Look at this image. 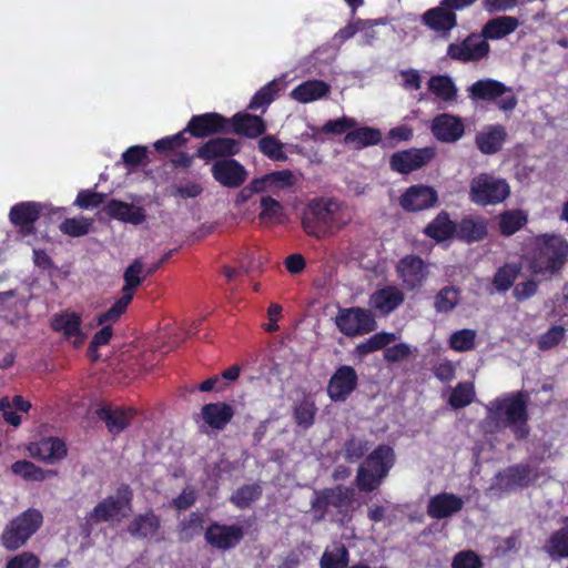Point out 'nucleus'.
I'll return each instance as SVG.
<instances>
[{
	"mask_svg": "<svg viewBox=\"0 0 568 568\" xmlns=\"http://www.w3.org/2000/svg\"><path fill=\"white\" fill-rule=\"evenodd\" d=\"M144 277L145 275H142V261L139 258L134 260L124 271L122 296L106 312L99 315V324L115 322L124 313L133 298L135 290L144 281Z\"/></svg>",
	"mask_w": 568,
	"mask_h": 568,
	"instance_id": "0eeeda50",
	"label": "nucleus"
},
{
	"mask_svg": "<svg viewBox=\"0 0 568 568\" xmlns=\"http://www.w3.org/2000/svg\"><path fill=\"white\" fill-rule=\"evenodd\" d=\"M404 293L394 285L375 291L369 296L368 305L379 315H388L398 308L404 302Z\"/></svg>",
	"mask_w": 568,
	"mask_h": 568,
	"instance_id": "412c9836",
	"label": "nucleus"
},
{
	"mask_svg": "<svg viewBox=\"0 0 568 568\" xmlns=\"http://www.w3.org/2000/svg\"><path fill=\"white\" fill-rule=\"evenodd\" d=\"M204 528V516L200 513H192L187 518L183 519L178 527L179 538L189 541L200 536Z\"/></svg>",
	"mask_w": 568,
	"mask_h": 568,
	"instance_id": "de8ad7c7",
	"label": "nucleus"
},
{
	"mask_svg": "<svg viewBox=\"0 0 568 568\" xmlns=\"http://www.w3.org/2000/svg\"><path fill=\"white\" fill-rule=\"evenodd\" d=\"M382 140V133L378 129L371 126L353 128L345 135V143L354 149L361 150L371 145H376Z\"/></svg>",
	"mask_w": 568,
	"mask_h": 568,
	"instance_id": "e433bc0d",
	"label": "nucleus"
},
{
	"mask_svg": "<svg viewBox=\"0 0 568 568\" xmlns=\"http://www.w3.org/2000/svg\"><path fill=\"white\" fill-rule=\"evenodd\" d=\"M44 206L37 202H22L13 205L10 210V221L20 227L24 235L33 232V224L39 219Z\"/></svg>",
	"mask_w": 568,
	"mask_h": 568,
	"instance_id": "b1692460",
	"label": "nucleus"
},
{
	"mask_svg": "<svg viewBox=\"0 0 568 568\" xmlns=\"http://www.w3.org/2000/svg\"><path fill=\"white\" fill-rule=\"evenodd\" d=\"M231 125L236 134L247 138H256L264 133L266 126L261 116L248 113H237L231 120Z\"/></svg>",
	"mask_w": 568,
	"mask_h": 568,
	"instance_id": "473e14b6",
	"label": "nucleus"
},
{
	"mask_svg": "<svg viewBox=\"0 0 568 568\" xmlns=\"http://www.w3.org/2000/svg\"><path fill=\"white\" fill-rule=\"evenodd\" d=\"M428 91L443 102H454L457 98V88L448 75H434L428 80Z\"/></svg>",
	"mask_w": 568,
	"mask_h": 568,
	"instance_id": "58836bf2",
	"label": "nucleus"
},
{
	"mask_svg": "<svg viewBox=\"0 0 568 568\" xmlns=\"http://www.w3.org/2000/svg\"><path fill=\"white\" fill-rule=\"evenodd\" d=\"M464 499L459 496L448 493L438 494L429 499L427 514L435 519L452 517L462 510Z\"/></svg>",
	"mask_w": 568,
	"mask_h": 568,
	"instance_id": "a878e982",
	"label": "nucleus"
},
{
	"mask_svg": "<svg viewBox=\"0 0 568 568\" xmlns=\"http://www.w3.org/2000/svg\"><path fill=\"white\" fill-rule=\"evenodd\" d=\"M456 232L455 224L447 213H439L425 229V233L436 241H444Z\"/></svg>",
	"mask_w": 568,
	"mask_h": 568,
	"instance_id": "c03bdc74",
	"label": "nucleus"
},
{
	"mask_svg": "<svg viewBox=\"0 0 568 568\" xmlns=\"http://www.w3.org/2000/svg\"><path fill=\"white\" fill-rule=\"evenodd\" d=\"M519 26L515 17L501 16L489 20L481 30V38L487 40H499L513 33Z\"/></svg>",
	"mask_w": 568,
	"mask_h": 568,
	"instance_id": "2f4dec72",
	"label": "nucleus"
},
{
	"mask_svg": "<svg viewBox=\"0 0 568 568\" xmlns=\"http://www.w3.org/2000/svg\"><path fill=\"white\" fill-rule=\"evenodd\" d=\"M530 469L525 465H516L507 468L496 476V486L499 489L513 490L527 486L531 480Z\"/></svg>",
	"mask_w": 568,
	"mask_h": 568,
	"instance_id": "c756f323",
	"label": "nucleus"
},
{
	"mask_svg": "<svg viewBox=\"0 0 568 568\" xmlns=\"http://www.w3.org/2000/svg\"><path fill=\"white\" fill-rule=\"evenodd\" d=\"M205 540L212 547L226 550L235 547L244 536L243 528L236 525L212 524L205 530Z\"/></svg>",
	"mask_w": 568,
	"mask_h": 568,
	"instance_id": "f3484780",
	"label": "nucleus"
},
{
	"mask_svg": "<svg viewBox=\"0 0 568 568\" xmlns=\"http://www.w3.org/2000/svg\"><path fill=\"white\" fill-rule=\"evenodd\" d=\"M468 92L473 100H497L507 92V87L493 79H481L473 83Z\"/></svg>",
	"mask_w": 568,
	"mask_h": 568,
	"instance_id": "f704fd0d",
	"label": "nucleus"
},
{
	"mask_svg": "<svg viewBox=\"0 0 568 568\" xmlns=\"http://www.w3.org/2000/svg\"><path fill=\"white\" fill-rule=\"evenodd\" d=\"M29 455L47 464H54L67 456L65 443L58 437H47L27 446Z\"/></svg>",
	"mask_w": 568,
	"mask_h": 568,
	"instance_id": "a211bd4d",
	"label": "nucleus"
},
{
	"mask_svg": "<svg viewBox=\"0 0 568 568\" xmlns=\"http://www.w3.org/2000/svg\"><path fill=\"white\" fill-rule=\"evenodd\" d=\"M211 173L216 182L229 189L240 187L247 179V171L234 159L215 161Z\"/></svg>",
	"mask_w": 568,
	"mask_h": 568,
	"instance_id": "ddd939ff",
	"label": "nucleus"
},
{
	"mask_svg": "<svg viewBox=\"0 0 568 568\" xmlns=\"http://www.w3.org/2000/svg\"><path fill=\"white\" fill-rule=\"evenodd\" d=\"M394 334L388 333H377L373 336H371L367 341L358 344L356 346V353L359 356H365L369 353H373L375 351L382 349L386 347L388 344H390L393 341H395Z\"/></svg>",
	"mask_w": 568,
	"mask_h": 568,
	"instance_id": "864d4df0",
	"label": "nucleus"
},
{
	"mask_svg": "<svg viewBox=\"0 0 568 568\" xmlns=\"http://www.w3.org/2000/svg\"><path fill=\"white\" fill-rule=\"evenodd\" d=\"M354 489L349 487L337 486L316 493L312 501V507L321 517L325 514L336 510L338 514L346 513L354 500Z\"/></svg>",
	"mask_w": 568,
	"mask_h": 568,
	"instance_id": "1a4fd4ad",
	"label": "nucleus"
},
{
	"mask_svg": "<svg viewBox=\"0 0 568 568\" xmlns=\"http://www.w3.org/2000/svg\"><path fill=\"white\" fill-rule=\"evenodd\" d=\"M568 256V243L559 235H541L536 239V252L530 270L544 277L551 276L562 267Z\"/></svg>",
	"mask_w": 568,
	"mask_h": 568,
	"instance_id": "20e7f679",
	"label": "nucleus"
},
{
	"mask_svg": "<svg viewBox=\"0 0 568 568\" xmlns=\"http://www.w3.org/2000/svg\"><path fill=\"white\" fill-rule=\"evenodd\" d=\"M506 138V131L501 125L490 126L480 132L476 138L478 149L485 154H494L500 150Z\"/></svg>",
	"mask_w": 568,
	"mask_h": 568,
	"instance_id": "4c0bfd02",
	"label": "nucleus"
},
{
	"mask_svg": "<svg viewBox=\"0 0 568 568\" xmlns=\"http://www.w3.org/2000/svg\"><path fill=\"white\" fill-rule=\"evenodd\" d=\"M476 337V331L464 328L454 332L448 339V344L456 352H467L475 347Z\"/></svg>",
	"mask_w": 568,
	"mask_h": 568,
	"instance_id": "09e8293b",
	"label": "nucleus"
},
{
	"mask_svg": "<svg viewBox=\"0 0 568 568\" xmlns=\"http://www.w3.org/2000/svg\"><path fill=\"white\" fill-rule=\"evenodd\" d=\"M105 199V194L92 192L89 190L80 191L74 204L81 209H93L100 206Z\"/></svg>",
	"mask_w": 568,
	"mask_h": 568,
	"instance_id": "0e129e2a",
	"label": "nucleus"
},
{
	"mask_svg": "<svg viewBox=\"0 0 568 568\" xmlns=\"http://www.w3.org/2000/svg\"><path fill=\"white\" fill-rule=\"evenodd\" d=\"M489 52V44L481 36L470 34L460 43L448 45L447 55L462 62L478 61Z\"/></svg>",
	"mask_w": 568,
	"mask_h": 568,
	"instance_id": "4468645a",
	"label": "nucleus"
},
{
	"mask_svg": "<svg viewBox=\"0 0 568 568\" xmlns=\"http://www.w3.org/2000/svg\"><path fill=\"white\" fill-rule=\"evenodd\" d=\"M92 226V220L83 216L65 219L61 225L60 230L63 234L78 237L83 236L90 232Z\"/></svg>",
	"mask_w": 568,
	"mask_h": 568,
	"instance_id": "4d7b16f0",
	"label": "nucleus"
},
{
	"mask_svg": "<svg viewBox=\"0 0 568 568\" xmlns=\"http://www.w3.org/2000/svg\"><path fill=\"white\" fill-rule=\"evenodd\" d=\"M316 410L314 402L308 398H304L294 406L295 422L304 429L310 428L314 423Z\"/></svg>",
	"mask_w": 568,
	"mask_h": 568,
	"instance_id": "5fc2aeb1",
	"label": "nucleus"
},
{
	"mask_svg": "<svg viewBox=\"0 0 568 568\" xmlns=\"http://www.w3.org/2000/svg\"><path fill=\"white\" fill-rule=\"evenodd\" d=\"M456 233L468 243L480 241L487 234V222L480 216L465 217L456 227Z\"/></svg>",
	"mask_w": 568,
	"mask_h": 568,
	"instance_id": "c9c22d12",
	"label": "nucleus"
},
{
	"mask_svg": "<svg viewBox=\"0 0 568 568\" xmlns=\"http://www.w3.org/2000/svg\"><path fill=\"white\" fill-rule=\"evenodd\" d=\"M423 22L432 30L447 36L456 27L457 19L455 12L448 10L440 2L438 7L429 9L423 14Z\"/></svg>",
	"mask_w": 568,
	"mask_h": 568,
	"instance_id": "cd10ccee",
	"label": "nucleus"
},
{
	"mask_svg": "<svg viewBox=\"0 0 568 568\" xmlns=\"http://www.w3.org/2000/svg\"><path fill=\"white\" fill-rule=\"evenodd\" d=\"M368 449L369 445L366 439L352 437L344 444V458L348 463H356L368 452Z\"/></svg>",
	"mask_w": 568,
	"mask_h": 568,
	"instance_id": "052dcab7",
	"label": "nucleus"
},
{
	"mask_svg": "<svg viewBox=\"0 0 568 568\" xmlns=\"http://www.w3.org/2000/svg\"><path fill=\"white\" fill-rule=\"evenodd\" d=\"M103 212L113 220L132 225H140L146 220V213L142 206L115 199L104 204Z\"/></svg>",
	"mask_w": 568,
	"mask_h": 568,
	"instance_id": "6ab92c4d",
	"label": "nucleus"
},
{
	"mask_svg": "<svg viewBox=\"0 0 568 568\" xmlns=\"http://www.w3.org/2000/svg\"><path fill=\"white\" fill-rule=\"evenodd\" d=\"M240 143L231 138H216L207 141L196 152V156L203 160H212L219 156H230L239 153Z\"/></svg>",
	"mask_w": 568,
	"mask_h": 568,
	"instance_id": "c85d7f7f",
	"label": "nucleus"
},
{
	"mask_svg": "<svg viewBox=\"0 0 568 568\" xmlns=\"http://www.w3.org/2000/svg\"><path fill=\"white\" fill-rule=\"evenodd\" d=\"M42 524V515L37 509H28L11 521L2 535V544L7 549L16 550L38 530Z\"/></svg>",
	"mask_w": 568,
	"mask_h": 568,
	"instance_id": "6e6552de",
	"label": "nucleus"
},
{
	"mask_svg": "<svg viewBox=\"0 0 568 568\" xmlns=\"http://www.w3.org/2000/svg\"><path fill=\"white\" fill-rule=\"evenodd\" d=\"M527 222V214L520 210L507 211L499 216V230L509 236L519 231Z\"/></svg>",
	"mask_w": 568,
	"mask_h": 568,
	"instance_id": "49530a36",
	"label": "nucleus"
},
{
	"mask_svg": "<svg viewBox=\"0 0 568 568\" xmlns=\"http://www.w3.org/2000/svg\"><path fill=\"white\" fill-rule=\"evenodd\" d=\"M434 375L442 382H450L455 377L456 367L453 362L443 359L433 368Z\"/></svg>",
	"mask_w": 568,
	"mask_h": 568,
	"instance_id": "774afa93",
	"label": "nucleus"
},
{
	"mask_svg": "<svg viewBox=\"0 0 568 568\" xmlns=\"http://www.w3.org/2000/svg\"><path fill=\"white\" fill-rule=\"evenodd\" d=\"M352 220V211L343 202L318 197L312 200L304 210L302 225L310 236L323 240L337 234Z\"/></svg>",
	"mask_w": 568,
	"mask_h": 568,
	"instance_id": "f257e3e1",
	"label": "nucleus"
},
{
	"mask_svg": "<svg viewBox=\"0 0 568 568\" xmlns=\"http://www.w3.org/2000/svg\"><path fill=\"white\" fill-rule=\"evenodd\" d=\"M528 395L523 392L506 393L486 405V425L496 429L508 428L517 439L529 434Z\"/></svg>",
	"mask_w": 568,
	"mask_h": 568,
	"instance_id": "f03ea898",
	"label": "nucleus"
},
{
	"mask_svg": "<svg viewBox=\"0 0 568 568\" xmlns=\"http://www.w3.org/2000/svg\"><path fill=\"white\" fill-rule=\"evenodd\" d=\"M160 526V517L153 510H148L134 515L129 521L126 530L136 539H151L156 536Z\"/></svg>",
	"mask_w": 568,
	"mask_h": 568,
	"instance_id": "393cba45",
	"label": "nucleus"
},
{
	"mask_svg": "<svg viewBox=\"0 0 568 568\" xmlns=\"http://www.w3.org/2000/svg\"><path fill=\"white\" fill-rule=\"evenodd\" d=\"M202 192V185L194 181L180 183L172 187V195L184 200L197 197Z\"/></svg>",
	"mask_w": 568,
	"mask_h": 568,
	"instance_id": "69168bd1",
	"label": "nucleus"
},
{
	"mask_svg": "<svg viewBox=\"0 0 568 568\" xmlns=\"http://www.w3.org/2000/svg\"><path fill=\"white\" fill-rule=\"evenodd\" d=\"M396 272L407 290L420 287L429 274L428 265L416 255H406L396 265Z\"/></svg>",
	"mask_w": 568,
	"mask_h": 568,
	"instance_id": "f8f14e48",
	"label": "nucleus"
},
{
	"mask_svg": "<svg viewBox=\"0 0 568 568\" xmlns=\"http://www.w3.org/2000/svg\"><path fill=\"white\" fill-rule=\"evenodd\" d=\"M132 490L128 485H121L114 495L101 500L85 517L87 524H118L126 517L132 508Z\"/></svg>",
	"mask_w": 568,
	"mask_h": 568,
	"instance_id": "39448f33",
	"label": "nucleus"
},
{
	"mask_svg": "<svg viewBox=\"0 0 568 568\" xmlns=\"http://www.w3.org/2000/svg\"><path fill=\"white\" fill-rule=\"evenodd\" d=\"M480 557L473 550H463L457 552L452 562V568H481Z\"/></svg>",
	"mask_w": 568,
	"mask_h": 568,
	"instance_id": "e2e57ef3",
	"label": "nucleus"
},
{
	"mask_svg": "<svg viewBox=\"0 0 568 568\" xmlns=\"http://www.w3.org/2000/svg\"><path fill=\"white\" fill-rule=\"evenodd\" d=\"M348 560L346 547L343 544H335L324 551L321 568H346Z\"/></svg>",
	"mask_w": 568,
	"mask_h": 568,
	"instance_id": "a18cd8bd",
	"label": "nucleus"
},
{
	"mask_svg": "<svg viewBox=\"0 0 568 568\" xmlns=\"http://www.w3.org/2000/svg\"><path fill=\"white\" fill-rule=\"evenodd\" d=\"M331 93V85L323 80H307L294 88L290 98L298 103L307 104L322 100Z\"/></svg>",
	"mask_w": 568,
	"mask_h": 568,
	"instance_id": "bb28decb",
	"label": "nucleus"
},
{
	"mask_svg": "<svg viewBox=\"0 0 568 568\" xmlns=\"http://www.w3.org/2000/svg\"><path fill=\"white\" fill-rule=\"evenodd\" d=\"M234 416V409L226 403H211L202 407V417L212 428L223 429Z\"/></svg>",
	"mask_w": 568,
	"mask_h": 568,
	"instance_id": "7c9ffc66",
	"label": "nucleus"
},
{
	"mask_svg": "<svg viewBox=\"0 0 568 568\" xmlns=\"http://www.w3.org/2000/svg\"><path fill=\"white\" fill-rule=\"evenodd\" d=\"M357 122L355 119L342 116L336 120L327 121L322 128L310 126L311 133H305L304 135L315 141H318L321 133L342 134L348 130L351 131V129L355 128Z\"/></svg>",
	"mask_w": 568,
	"mask_h": 568,
	"instance_id": "a19ab883",
	"label": "nucleus"
},
{
	"mask_svg": "<svg viewBox=\"0 0 568 568\" xmlns=\"http://www.w3.org/2000/svg\"><path fill=\"white\" fill-rule=\"evenodd\" d=\"M100 418L105 423L108 429L112 434L121 433L131 422L133 410L120 407H104L98 412Z\"/></svg>",
	"mask_w": 568,
	"mask_h": 568,
	"instance_id": "72a5a7b5",
	"label": "nucleus"
},
{
	"mask_svg": "<svg viewBox=\"0 0 568 568\" xmlns=\"http://www.w3.org/2000/svg\"><path fill=\"white\" fill-rule=\"evenodd\" d=\"M566 329L561 325L551 326L546 333L538 337V347L542 351L550 349L558 345L565 337Z\"/></svg>",
	"mask_w": 568,
	"mask_h": 568,
	"instance_id": "680f3d73",
	"label": "nucleus"
},
{
	"mask_svg": "<svg viewBox=\"0 0 568 568\" xmlns=\"http://www.w3.org/2000/svg\"><path fill=\"white\" fill-rule=\"evenodd\" d=\"M357 379V373L352 366H339L328 382V397L333 402H344L356 388Z\"/></svg>",
	"mask_w": 568,
	"mask_h": 568,
	"instance_id": "2eb2a0df",
	"label": "nucleus"
},
{
	"mask_svg": "<svg viewBox=\"0 0 568 568\" xmlns=\"http://www.w3.org/2000/svg\"><path fill=\"white\" fill-rule=\"evenodd\" d=\"M260 151L273 161H285L287 159L283 143L273 135L263 136L258 142Z\"/></svg>",
	"mask_w": 568,
	"mask_h": 568,
	"instance_id": "13d9d810",
	"label": "nucleus"
},
{
	"mask_svg": "<svg viewBox=\"0 0 568 568\" xmlns=\"http://www.w3.org/2000/svg\"><path fill=\"white\" fill-rule=\"evenodd\" d=\"M430 130L437 140L455 142L463 136L464 124L459 118L443 113L434 118Z\"/></svg>",
	"mask_w": 568,
	"mask_h": 568,
	"instance_id": "4be33fe9",
	"label": "nucleus"
},
{
	"mask_svg": "<svg viewBox=\"0 0 568 568\" xmlns=\"http://www.w3.org/2000/svg\"><path fill=\"white\" fill-rule=\"evenodd\" d=\"M437 192L428 185L409 186L400 196L399 205L407 212L427 210L437 202Z\"/></svg>",
	"mask_w": 568,
	"mask_h": 568,
	"instance_id": "dca6fc26",
	"label": "nucleus"
},
{
	"mask_svg": "<svg viewBox=\"0 0 568 568\" xmlns=\"http://www.w3.org/2000/svg\"><path fill=\"white\" fill-rule=\"evenodd\" d=\"M262 494V489L257 484L245 485L239 488L231 497V501L237 508L250 507L252 503L257 500Z\"/></svg>",
	"mask_w": 568,
	"mask_h": 568,
	"instance_id": "603ef678",
	"label": "nucleus"
},
{
	"mask_svg": "<svg viewBox=\"0 0 568 568\" xmlns=\"http://www.w3.org/2000/svg\"><path fill=\"white\" fill-rule=\"evenodd\" d=\"M80 325L81 320L74 313H62L52 320V328L61 333L74 347L81 346L87 338Z\"/></svg>",
	"mask_w": 568,
	"mask_h": 568,
	"instance_id": "5701e85b",
	"label": "nucleus"
},
{
	"mask_svg": "<svg viewBox=\"0 0 568 568\" xmlns=\"http://www.w3.org/2000/svg\"><path fill=\"white\" fill-rule=\"evenodd\" d=\"M11 471L28 481H42L49 476H54V470H43L29 460H18L11 465Z\"/></svg>",
	"mask_w": 568,
	"mask_h": 568,
	"instance_id": "79ce46f5",
	"label": "nucleus"
},
{
	"mask_svg": "<svg viewBox=\"0 0 568 568\" xmlns=\"http://www.w3.org/2000/svg\"><path fill=\"white\" fill-rule=\"evenodd\" d=\"M435 156L433 148L409 149L395 152L389 159V166L400 174H408L427 164Z\"/></svg>",
	"mask_w": 568,
	"mask_h": 568,
	"instance_id": "9b49d317",
	"label": "nucleus"
},
{
	"mask_svg": "<svg viewBox=\"0 0 568 568\" xmlns=\"http://www.w3.org/2000/svg\"><path fill=\"white\" fill-rule=\"evenodd\" d=\"M336 326L346 336H358L375 329L376 322L368 310L351 307L341 310L336 316Z\"/></svg>",
	"mask_w": 568,
	"mask_h": 568,
	"instance_id": "9d476101",
	"label": "nucleus"
},
{
	"mask_svg": "<svg viewBox=\"0 0 568 568\" xmlns=\"http://www.w3.org/2000/svg\"><path fill=\"white\" fill-rule=\"evenodd\" d=\"M510 193L506 180L481 173L470 181L469 197L478 205H494L504 202Z\"/></svg>",
	"mask_w": 568,
	"mask_h": 568,
	"instance_id": "423d86ee",
	"label": "nucleus"
},
{
	"mask_svg": "<svg viewBox=\"0 0 568 568\" xmlns=\"http://www.w3.org/2000/svg\"><path fill=\"white\" fill-rule=\"evenodd\" d=\"M284 215L283 205L271 196H263L261 199V213L260 219L267 223H278Z\"/></svg>",
	"mask_w": 568,
	"mask_h": 568,
	"instance_id": "8fccbe9b",
	"label": "nucleus"
},
{
	"mask_svg": "<svg viewBox=\"0 0 568 568\" xmlns=\"http://www.w3.org/2000/svg\"><path fill=\"white\" fill-rule=\"evenodd\" d=\"M475 397V387L473 383H459L449 397V405L455 408L468 406Z\"/></svg>",
	"mask_w": 568,
	"mask_h": 568,
	"instance_id": "3c124183",
	"label": "nucleus"
},
{
	"mask_svg": "<svg viewBox=\"0 0 568 568\" xmlns=\"http://www.w3.org/2000/svg\"><path fill=\"white\" fill-rule=\"evenodd\" d=\"M229 121L219 113H204L191 118L185 131H189L196 138H205L207 135L226 131Z\"/></svg>",
	"mask_w": 568,
	"mask_h": 568,
	"instance_id": "aec40b11",
	"label": "nucleus"
},
{
	"mask_svg": "<svg viewBox=\"0 0 568 568\" xmlns=\"http://www.w3.org/2000/svg\"><path fill=\"white\" fill-rule=\"evenodd\" d=\"M544 550L552 560L568 558V526L554 531L545 542Z\"/></svg>",
	"mask_w": 568,
	"mask_h": 568,
	"instance_id": "ea45409f",
	"label": "nucleus"
},
{
	"mask_svg": "<svg viewBox=\"0 0 568 568\" xmlns=\"http://www.w3.org/2000/svg\"><path fill=\"white\" fill-rule=\"evenodd\" d=\"M39 559L31 552H22L8 561L7 568H38Z\"/></svg>",
	"mask_w": 568,
	"mask_h": 568,
	"instance_id": "338daca9",
	"label": "nucleus"
},
{
	"mask_svg": "<svg viewBox=\"0 0 568 568\" xmlns=\"http://www.w3.org/2000/svg\"><path fill=\"white\" fill-rule=\"evenodd\" d=\"M518 273L519 268L513 264H506L499 267L493 280L495 288L498 292H506L513 286Z\"/></svg>",
	"mask_w": 568,
	"mask_h": 568,
	"instance_id": "6e6d98bb",
	"label": "nucleus"
},
{
	"mask_svg": "<svg viewBox=\"0 0 568 568\" xmlns=\"http://www.w3.org/2000/svg\"><path fill=\"white\" fill-rule=\"evenodd\" d=\"M284 88L285 83L283 81V77L272 80L254 94L250 102L248 108L252 110H256L260 108L267 106L270 103L273 102L277 93Z\"/></svg>",
	"mask_w": 568,
	"mask_h": 568,
	"instance_id": "37998d69",
	"label": "nucleus"
},
{
	"mask_svg": "<svg viewBox=\"0 0 568 568\" xmlns=\"http://www.w3.org/2000/svg\"><path fill=\"white\" fill-rule=\"evenodd\" d=\"M459 302V292L453 286L442 288L435 298L437 312L446 313L455 308Z\"/></svg>",
	"mask_w": 568,
	"mask_h": 568,
	"instance_id": "bf43d9fd",
	"label": "nucleus"
},
{
	"mask_svg": "<svg viewBox=\"0 0 568 568\" xmlns=\"http://www.w3.org/2000/svg\"><path fill=\"white\" fill-rule=\"evenodd\" d=\"M395 464L394 449L388 445L376 447L358 467L355 483L359 491L376 490Z\"/></svg>",
	"mask_w": 568,
	"mask_h": 568,
	"instance_id": "7ed1b4c3",
	"label": "nucleus"
}]
</instances>
